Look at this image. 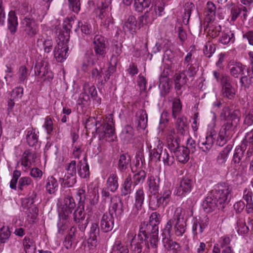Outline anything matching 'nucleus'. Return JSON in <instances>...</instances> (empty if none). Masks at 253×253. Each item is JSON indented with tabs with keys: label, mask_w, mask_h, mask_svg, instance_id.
<instances>
[{
	"label": "nucleus",
	"mask_w": 253,
	"mask_h": 253,
	"mask_svg": "<svg viewBox=\"0 0 253 253\" xmlns=\"http://www.w3.org/2000/svg\"><path fill=\"white\" fill-rule=\"evenodd\" d=\"M154 230V226L147 222H141L139 225V232L137 235H135L131 240L130 250L133 253H141L143 245L145 244L147 248L149 249L148 239V235L158 232Z\"/></svg>",
	"instance_id": "1"
},
{
	"label": "nucleus",
	"mask_w": 253,
	"mask_h": 253,
	"mask_svg": "<svg viewBox=\"0 0 253 253\" xmlns=\"http://www.w3.org/2000/svg\"><path fill=\"white\" fill-rule=\"evenodd\" d=\"M183 212V210L181 208H177L173 217L167 222L163 231L166 232V230L169 229V234L171 235L172 227L173 225V231L175 235L177 236H182L186 229V222L184 219Z\"/></svg>",
	"instance_id": "2"
},
{
	"label": "nucleus",
	"mask_w": 253,
	"mask_h": 253,
	"mask_svg": "<svg viewBox=\"0 0 253 253\" xmlns=\"http://www.w3.org/2000/svg\"><path fill=\"white\" fill-rule=\"evenodd\" d=\"M171 191L167 186L163 187L160 193L149 196V207L152 210H156L161 207L167 206L170 201Z\"/></svg>",
	"instance_id": "3"
},
{
	"label": "nucleus",
	"mask_w": 253,
	"mask_h": 253,
	"mask_svg": "<svg viewBox=\"0 0 253 253\" xmlns=\"http://www.w3.org/2000/svg\"><path fill=\"white\" fill-rule=\"evenodd\" d=\"M231 188L226 183H219L216 184L212 191L213 197L217 199L219 206L224 208L230 199V192Z\"/></svg>",
	"instance_id": "4"
},
{
	"label": "nucleus",
	"mask_w": 253,
	"mask_h": 253,
	"mask_svg": "<svg viewBox=\"0 0 253 253\" xmlns=\"http://www.w3.org/2000/svg\"><path fill=\"white\" fill-rule=\"evenodd\" d=\"M236 126L233 122H226L222 126L217 138L216 144L224 146L233 137L235 132Z\"/></svg>",
	"instance_id": "5"
},
{
	"label": "nucleus",
	"mask_w": 253,
	"mask_h": 253,
	"mask_svg": "<svg viewBox=\"0 0 253 253\" xmlns=\"http://www.w3.org/2000/svg\"><path fill=\"white\" fill-rule=\"evenodd\" d=\"M21 172L20 170H15L13 172L12 178L10 182V187L13 190L22 192L27 187L30 185L33 181L29 177L24 176L20 178Z\"/></svg>",
	"instance_id": "6"
},
{
	"label": "nucleus",
	"mask_w": 253,
	"mask_h": 253,
	"mask_svg": "<svg viewBox=\"0 0 253 253\" xmlns=\"http://www.w3.org/2000/svg\"><path fill=\"white\" fill-rule=\"evenodd\" d=\"M93 45L97 59L104 58L108 49V43L105 38L100 35H95L93 38Z\"/></svg>",
	"instance_id": "7"
},
{
	"label": "nucleus",
	"mask_w": 253,
	"mask_h": 253,
	"mask_svg": "<svg viewBox=\"0 0 253 253\" xmlns=\"http://www.w3.org/2000/svg\"><path fill=\"white\" fill-rule=\"evenodd\" d=\"M193 186V179L190 176H184L180 180L179 186L174 191L175 194L179 197H184L191 191Z\"/></svg>",
	"instance_id": "8"
},
{
	"label": "nucleus",
	"mask_w": 253,
	"mask_h": 253,
	"mask_svg": "<svg viewBox=\"0 0 253 253\" xmlns=\"http://www.w3.org/2000/svg\"><path fill=\"white\" fill-rule=\"evenodd\" d=\"M251 155V153L249 150L246 151L245 145L237 146L235 150L232 162L236 167L240 166L243 163L248 161Z\"/></svg>",
	"instance_id": "9"
},
{
	"label": "nucleus",
	"mask_w": 253,
	"mask_h": 253,
	"mask_svg": "<svg viewBox=\"0 0 253 253\" xmlns=\"http://www.w3.org/2000/svg\"><path fill=\"white\" fill-rule=\"evenodd\" d=\"M21 23L26 34L30 37H33L38 33L39 26L34 18L26 16Z\"/></svg>",
	"instance_id": "10"
},
{
	"label": "nucleus",
	"mask_w": 253,
	"mask_h": 253,
	"mask_svg": "<svg viewBox=\"0 0 253 253\" xmlns=\"http://www.w3.org/2000/svg\"><path fill=\"white\" fill-rule=\"evenodd\" d=\"M59 42L54 47L53 53L54 57L58 62H62L68 56V41L59 40Z\"/></svg>",
	"instance_id": "11"
},
{
	"label": "nucleus",
	"mask_w": 253,
	"mask_h": 253,
	"mask_svg": "<svg viewBox=\"0 0 253 253\" xmlns=\"http://www.w3.org/2000/svg\"><path fill=\"white\" fill-rule=\"evenodd\" d=\"M188 81L187 75L184 72L176 73L173 77L174 89L178 95H181L185 90L186 85Z\"/></svg>",
	"instance_id": "12"
},
{
	"label": "nucleus",
	"mask_w": 253,
	"mask_h": 253,
	"mask_svg": "<svg viewBox=\"0 0 253 253\" xmlns=\"http://www.w3.org/2000/svg\"><path fill=\"white\" fill-rule=\"evenodd\" d=\"M75 207L76 203L73 197L67 196L64 200V204L59 216L63 220H67L71 216L72 211Z\"/></svg>",
	"instance_id": "13"
},
{
	"label": "nucleus",
	"mask_w": 253,
	"mask_h": 253,
	"mask_svg": "<svg viewBox=\"0 0 253 253\" xmlns=\"http://www.w3.org/2000/svg\"><path fill=\"white\" fill-rule=\"evenodd\" d=\"M36 44L38 47L42 48L45 53L51 52L53 49V41L50 37L47 36L45 34L39 36Z\"/></svg>",
	"instance_id": "14"
},
{
	"label": "nucleus",
	"mask_w": 253,
	"mask_h": 253,
	"mask_svg": "<svg viewBox=\"0 0 253 253\" xmlns=\"http://www.w3.org/2000/svg\"><path fill=\"white\" fill-rule=\"evenodd\" d=\"M111 119V124L106 123L100 125L98 127L95 128V131L98 134L100 139H104L105 137H110L113 135L115 132V128L113 123V119Z\"/></svg>",
	"instance_id": "15"
},
{
	"label": "nucleus",
	"mask_w": 253,
	"mask_h": 253,
	"mask_svg": "<svg viewBox=\"0 0 253 253\" xmlns=\"http://www.w3.org/2000/svg\"><path fill=\"white\" fill-rule=\"evenodd\" d=\"M162 236L163 246L168 251H173V252H175L179 250V244L170 239L171 235L169 234V229L166 230V232L163 231Z\"/></svg>",
	"instance_id": "16"
},
{
	"label": "nucleus",
	"mask_w": 253,
	"mask_h": 253,
	"mask_svg": "<svg viewBox=\"0 0 253 253\" xmlns=\"http://www.w3.org/2000/svg\"><path fill=\"white\" fill-rule=\"evenodd\" d=\"M220 116L222 119L225 120L227 122H233L236 126L239 121L240 111L235 110L231 112L228 107L223 109Z\"/></svg>",
	"instance_id": "17"
},
{
	"label": "nucleus",
	"mask_w": 253,
	"mask_h": 253,
	"mask_svg": "<svg viewBox=\"0 0 253 253\" xmlns=\"http://www.w3.org/2000/svg\"><path fill=\"white\" fill-rule=\"evenodd\" d=\"M145 198V193L143 188L138 189L135 194V203L134 206L136 210H133V211L129 215L131 218H134L138 213V211L141 210L142 205L144 203Z\"/></svg>",
	"instance_id": "18"
},
{
	"label": "nucleus",
	"mask_w": 253,
	"mask_h": 253,
	"mask_svg": "<svg viewBox=\"0 0 253 253\" xmlns=\"http://www.w3.org/2000/svg\"><path fill=\"white\" fill-rule=\"evenodd\" d=\"M214 143L213 135L210 134L205 138H201L199 140L198 147L199 149L206 154L208 153L212 148Z\"/></svg>",
	"instance_id": "19"
},
{
	"label": "nucleus",
	"mask_w": 253,
	"mask_h": 253,
	"mask_svg": "<svg viewBox=\"0 0 253 253\" xmlns=\"http://www.w3.org/2000/svg\"><path fill=\"white\" fill-rule=\"evenodd\" d=\"M114 225V219L113 216L108 213H105L101 219L100 228L105 233L109 232L113 229Z\"/></svg>",
	"instance_id": "20"
},
{
	"label": "nucleus",
	"mask_w": 253,
	"mask_h": 253,
	"mask_svg": "<svg viewBox=\"0 0 253 253\" xmlns=\"http://www.w3.org/2000/svg\"><path fill=\"white\" fill-rule=\"evenodd\" d=\"M75 24H76V22L73 19L68 20L64 22L62 29L58 35L59 40L69 41L70 32Z\"/></svg>",
	"instance_id": "21"
},
{
	"label": "nucleus",
	"mask_w": 253,
	"mask_h": 253,
	"mask_svg": "<svg viewBox=\"0 0 253 253\" xmlns=\"http://www.w3.org/2000/svg\"><path fill=\"white\" fill-rule=\"evenodd\" d=\"M118 169L120 172H124L129 167L131 168V171L134 172L135 170L131 167V158L127 153L120 154L118 162Z\"/></svg>",
	"instance_id": "22"
},
{
	"label": "nucleus",
	"mask_w": 253,
	"mask_h": 253,
	"mask_svg": "<svg viewBox=\"0 0 253 253\" xmlns=\"http://www.w3.org/2000/svg\"><path fill=\"white\" fill-rule=\"evenodd\" d=\"M124 206L121 200L112 202L109 209V214H114L117 219H120L124 214Z\"/></svg>",
	"instance_id": "23"
},
{
	"label": "nucleus",
	"mask_w": 253,
	"mask_h": 253,
	"mask_svg": "<svg viewBox=\"0 0 253 253\" xmlns=\"http://www.w3.org/2000/svg\"><path fill=\"white\" fill-rule=\"evenodd\" d=\"M202 206L205 211L207 212H211L214 211L216 208L218 209H222L219 206L217 199L213 197L212 194V195H209L206 198L203 202Z\"/></svg>",
	"instance_id": "24"
},
{
	"label": "nucleus",
	"mask_w": 253,
	"mask_h": 253,
	"mask_svg": "<svg viewBox=\"0 0 253 253\" xmlns=\"http://www.w3.org/2000/svg\"><path fill=\"white\" fill-rule=\"evenodd\" d=\"M230 239L229 237H223L220 243L221 251L218 244H215L212 250V253H233L231 248L228 245L230 243Z\"/></svg>",
	"instance_id": "25"
},
{
	"label": "nucleus",
	"mask_w": 253,
	"mask_h": 253,
	"mask_svg": "<svg viewBox=\"0 0 253 253\" xmlns=\"http://www.w3.org/2000/svg\"><path fill=\"white\" fill-rule=\"evenodd\" d=\"M91 78L95 81H97L99 84L104 85L108 81L109 75H105L103 69L93 68L91 71Z\"/></svg>",
	"instance_id": "26"
},
{
	"label": "nucleus",
	"mask_w": 253,
	"mask_h": 253,
	"mask_svg": "<svg viewBox=\"0 0 253 253\" xmlns=\"http://www.w3.org/2000/svg\"><path fill=\"white\" fill-rule=\"evenodd\" d=\"M232 148V144H228L223 150L219 152L216 157V163L218 165L222 167L226 166V163Z\"/></svg>",
	"instance_id": "27"
},
{
	"label": "nucleus",
	"mask_w": 253,
	"mask_h": 253,
	"mask_svg": "<svg viewBox=\"0 0 253 253\" xmlns=\"http://www.w3.org/2000/svg\"><path fill=\"white\" fill-rule=\"evenodd\" d=\"M99 233L100 229L98 224L96 223H92L90 229L89 237L87 240L88 244L91 246H96Z\"/></svg>",
	"instance_id": "28"
},
{
	"label": "nucleus",
	"mask_w": 253,
	"mask_h": 253,
	"mask_svg": "<svg viewBox=\"0 0 253 253\" xmlns=\"http://www.w3.org/2000/svg\"><path fill=\"white\" fill-rule=\"evenodd\" d=\"M135 122L138 129H144L147 125V114L143 109L138 110L135 114Z\"/></svg>",
	"instance_id": "29"
},
{
	"label": "nucleus",
	"mask_w": 253,
	"mask_h": 253,
	"mask_svg": "<svg viewBox=\"0 0 253 253\" xmlns=\"http://www.w3.org/2000/svg\"><path fill=\"white\" fill-rule=\"evenodd\" d=\"M175 122V128L177 133L184 135L188 129L187 118L184 116H178Z\"/></svg>",
	"instance_id": "30"
},
{
	"label": "nucleus",
	"mask_w": 253,
	"mask_h": 253,
	"mask_svg": "<svg viewBox=\"0 0 253 253\" xmlns=\"http://www.w3.org/2000/svg\"><path fill=\"white\" fill-rule=\"evenodd\" d=\"M147 182L149 191L153 195L158 193L160 188V177L151 175L148 176Z\"/></svg>",
	"instance_id": "31"
},
{
	"label": "nucleus",
	"mask_w": 253,
	"mask_h": 253,
	"mask_svg": "<svg viewBox=\"0 0 253 253\" xmlns=\"http://www.w3.org/2000/svg\"><path fill=\"white\" fill-rule=\"evenodd\" d=\"M106 187L111 192H116L119 188L118 177L116 172L111 173L106 181Z\"/></svg>",
	"instance_id": "32"
},
{
	"label": "nucleus",
	"mask_w": 253,
	"mask_h": 253,
	"mask_svg": "<svg viewBox=\"0 0 253 253\" xmlns=\"http://www.w3.org/2000/svg\"><path fill=\"white\" fill-rule=\"evenodd\" d=\"M18 22L15 12L10 10L8 14L7 27L11 33L14 34L17 31Z\"/></svg>",
	"instance_id": "33"
},
{
	"label": "nucleus",
	"mask_w": 253,
	"mask_h": 253,
	"mask_svg": "<svg viewBox=\"0 0 253 253\" xmlns=\"http://www.w3.org/2000/svg\"><path fill=\"white\" fill-rule=\"evenodd\" d=\"M230 74L234 78H238L240 75L244 74L245 66L240 62H235L229 66Z\"/></svg>",
	"instance_id": "34"
},
{
	"label": "nucleus",
	"mask_w": 253,
	"mask_h": 253,
	"mask_svg": "<svg viewBox=\"0 0 253 253\" xmlns=\"http://www.w3.org/2000/svg\"><path fill=\"white\" fill-rule=\"evenodd\" d=\"M190 150L184 146L181 147L174 153L177 160L180 163L185 164L189 159Z\"/></svg>",
	"instance_id": "35"
},
{
	"label": "nucleus",
	"mask_w": 253,
	"mask_h": 253,
	"mask_svg": "<svg viewBox=\"0 0 253 253\" xmlns=\"http://www.w3.org/2000/svg\"><path fill=\"white\" fill-rule=\"evenodd\" d=\"M248 75L242 76L240 79V83L242 88L245 90L248 89L253 83V71L247 69Z\"/></svg>",
	"instance_id": "36"
},
{
	"label": "nucleus",
	"mask_w": 253,
	"mask_h": 253,
	"mask_svg": "<svg viewBox=\"0 0 253 253\" xmlns=\"http://www.w3.org/2000/svg\"><path fill=\"white\" fill-rule=\"evenodd\" d=\"M133 184V183L132 182L131 175L129 174L125 178L124 182L122 184L121 194L122 196H126L131 193L132 191V186Z\"/></svg>",
	"instance_id": "37"
},
{
	"label": "nucleus",
	"mask_w": 253,
	"mask_h": 253,
	"mask_svg": "<svg viewBox=\"0 0 253 253\" xmlns=\"http://www.w3.org/2000/svg\"><path fill=\"white\" fill-rule=\"evenodd\" d=\"M36 158L35 152L30 150H26L23 153L21 158V165L25 167H30L31 164V161Z\"/></svg>",
	"instance_id": "38"
},
{
	"label": "nucleus",
	"mask_w": 253,
	"mask_h": 253,
	"mask_svg": "<svg viewBox=\"0 0 253 253\" xmlns=\"http://www.w3.org/2000/svg\"><path fill=\"white\" fill-rule=\"evenodd\" d=\"M167 145L169 150L174 153L181 147L179 145V138H175L171 135H169L167 138Z\"/></svg>",
	"instance_id": "39"
},
{
	"label": "nucleus",
	"mask_w": 253,
	"mask_h": 253,
	"mask_svg": "<svg viewBox=\"0 0 253 253\" xmlns=\"http://www.w3.org/2000/svg\"><path fill=\"white\" fill-rule=\"evenodd\" d=\"M23 246L26 253H34L36 250L35 242L27 236L25 237L23 240Z\"/></svg>",
	"instance_id": "40"
},
{
	"label": "nucleus",
	"mask_w": 253,
	"mask_h": 253,
	"mask_svg": "<svg viewBox=\"0 0 253 253\" xmlns=\"http://www.w3.org/2000/svg\"><path fill=\"white\" fill-rule=\"evenodd\" d=\"M159 87L161 93L166 95L169 91L170 86L169 84V78L166 76H161L159 80Z\"/></svg>",
	"instance_id": "41"
},
{
	"label": "nucleus",
	"mask_w": 253,
	"mask_h": 253,
	"mask_svg": "<svg viewBox=\"0 0 253 253\" xmlns=\"http://www.w3.org/2000/svg\"><path fill=\"white\" fill-rule=\"evenodd\" d=\"M85 218L84 205H78L73 213V219L76 222H81Z\"/></svg>",
	"instance_id": "42"
},
{
	"label": "nucleus",
	"mask_w": 253,
	"mask_h": 253,
	"mask_svg": "<svg viewBox=\"0 0 253 253\" xmlns=\"http://www.w3.org/2000/svg\"><path fill=\"white\" fill-rule=\"evenodd\" d=\"M134 7L136 11L142 12L145 8L148 7L151 0H134Z\"/></svg>",
	"instance_id": "43"
},
{
	"label": "nucleus",
	"mask_w": 253,
	"mask_h": 253,
	"mask_svg": "<svg viewBox=\"0 0 253 253\" xmlns=\"http://www.w3.org/2000/svg\"><path fill=\"white\" fill-rule=\"evenodd\" d=\"M58 183L53 176L48 178L46 184V190L49 194H53L57 189Z\"/></svg>",
	"instance_id": "44"
},
{
	"label": "nucleus",
	"mask_w": 253,
	"mask_h": 253,
	"mask_svg": "<svg viewBox=\"0 0 253 253\" xmlns=\"http://www.w3.org/2000/svg\"><path fill=\"white\" fill-rule=\"evenodd\" d=\"M136 26V20L134 16L130 15L125 22L123 29L125 31H134Z\"/></svg>",
	"instance_id": "45"
},
{
	"label": "nucleus",
	"mask_w": 253,
	"mask_h": 253,
	"mask_svg": "<svg viewBox=\"0 0 253 253\" xmlns=\"http://www.w3.org/2000/svg\"><path fill=\"white\" fill-rule=\"evenodd\" d=\"M39 136L33 130H28L26 135L28 144L30 147L35 146L38 142Z\"/></svg>",
	"instance_id": "46"
},
{
	"label": "nucleus",
	"mask_w": 253,
	"mask_h": 253,
	"mask_svg": "<svg viewBox=\"0 0 253 253\" xmlns=\"http://www.w3.org/2000/svg\"><path fill=\"white\" fill-rule=\"evenodd\" d=\"M194 4L192 2H186L184 6V12L183 15V22L188 24L192 11L194 8Z\"/></svg>",
	"instance_id": "47"
},
{
	"label": "nucleus",
	"mask_w": 253,
	"mask_h": 253,
	"mask_svg": "<svg viewBox=\"0 0 253 253\" xmlns=\"http://www.w3.org/2000/svg\"><path fill=\"white\" fill-rule=\"evenodd\" d=\"M236 229L239 235L246 234L249 230V227L246 224L245 221L241 218L237 219Z\"/></svg>",
	"instance_id": "48"
},
{
	"label": "nucleus",
	"mask_w": 253,
	"mask_h": 253,
	"mask_svg": "<svg viewBox=\"0 0 253 253\" xmlns=\"http://www.w3.org/2000/svg\"><path fill=\"white\" fill-rule=\"evenodd\" d=\"M80 27H81L82 32L85 35H90L92 33L91 26L87 22L83 23L82 22L79 21L75 28V31L77 32Z\"/></svg>",
	"instance_id": "49"
},
{
	"label": "nucleus",
	"mask_w": 253,
	"mask_h": 253,
	"mask_svg": "<svg viewBox=\"0 0 253 253\" xmlns=\"http://www.w3.org/2000/svg\"><path fill=\"white\" fill-rule=\"evenodd\" d=\"M76 228L71 227L70 232L66 236L64 241V245L67 249L71 248L72 246L73 242L75 240V232Z\"/></svg>",
	"instance_id": "50"
},
{
	"label": "nucleus",
	"mask_w": 253,
	"mask_h": 253,
	"mask_svg": "<svg viewBox=\"0 0 253 253\" xmlns=\"http://www.w3.org/2000/svg\"><path fill=\"white\" fill-rule=\"evenodd\" d=\"M161 160L163 161L164 165L167 166H171L174 161L172 155H169L166 149L161 150Z\"/></svg>",
	"instance_id": "51"
},
{
	"label": "nucleus",
	"mask_w": 253,
	"mask_h": 253,
	"mask_svg": "<svg viewBox=\"0 0 253 253\" xmlns=\"http://www.w3.org/2000/svg\"><path fill=\"white\" fill-rule=\"evenodd\" d=\"M182 109V105L179 98H176L174 99L172 107V115L173 118L180 116L179 114Z\"/></svg>",
	"instance_id": "52"
},
{
	"label": "nucleus",
	"mask_w": 253,
	"mask_h": 253,
	"mask_svg": "<svg viewBox=\"0 0 253 253\" xmlns=\"http://www.w3.org/2000/svg\"><path fill=\"white\" fill-rule=\"evenodd\" d=\"M133 135V128L129 125H126L124 127L121 134V138L126 141H128L131 140Z\"/></svg>",
	"instance_id": "53"
},
{
	"label": "nucleus",
	"mask_w": 253,
	"mask_h": 253,
	"mask_svg": "<svg viewBox=\"0 0 253 253\" xmlns=\"http://www.w3.org/2000/svg\"><path fill=\"white\" fill-rule=\"evenodd\" d=\"M78 173L80 177L86 178L89 174V166L87 164L83 165L80 161L77 165Z\"/></svg>",
	"instance_id": "54"
},
{
	"label": "nucleus",
	"mask_w": 253,
	"mask_h": 253,
	"mask_svg": "<svg viewBox=\"0 0 253 253\" xmlns=\"http://www.w3.org/2000/svg\"><path fill=\"white\" fill-rule=\"evenodd\" d=\"M149 10L156 19L158 16H161L164 13V4L162 2L157 3Z\"/></svg>",
	"instance_id": "55"
},
{
	"label": "nucleus",
	"mask_w": 253,
	"mask_h": 253,
	"mask_svg": "<svg viewBox=\"0 0 253 253\" xmlns=\"http://www.w3.org/2000/svg\"><path fill=\"white\" fill-rule=\"evenodd\" d=\"M111 253H128V249L122 245L120 241H116L112 249Z\"/></svg>",
	"instance_id": "56"
},
{
	"label": "nucleus",
	"mask_w": 253,
	"mask_h": 253,
	"mask_svg": "<svg viewBox=\"0 0 253 253\" xmlns=\"http://www.w3.org/2000/svg\"><path fill=\"white\" fill-rule=\"evenodd\" d=\"M11 232L8 226H3L0 228V243H5L7 242Z\"/></svg>",
	"instance_id": "57"
},
{
	"label": "nucleus",
	"mask_w": 253,
	"mask_h": 253,
	"mask_svg": "<svg viewBox=\"0 0 253 253\" xmlns=\"http://www.w3.org/2000/svg\"><path fill=\"white\" fill-rule=\"evenodd\" d=\"M62 180V184L68 187L73 186L76 182V176L74 175H69L66 173L64 177L60 178V181Z\"/></svg>",
	"instance_id": "58"
},
{
	"label": "nucleus",
	"mask_w": 253,
	"mask_h": 253,
	"mask_svg": "<svg viewBox=\"0 0 253 253\" xmlns=\"http://www.w3.org/2000/svg\"><path fill=\"white\" fill-rule=\"evenodd\" d=\"M37 194L33 191L31 193L28 195V197L24 199L22 201V206L23 208H26L29 206L34 205L35 200L37 198Z\"/></svg>",
	"instance_id": "59"
},
{
	"label": "nucleus",
	"mask_w": 253,
	"mask_h": 253,
	"mask_svg": "<svg viewBox=\"0 0 253 253\" xmlns=\"http://www.w3.org/2000/svg\"><path fill=\"white\" fill-rule=\"evenodd\" d=\"M161 215L157 212H153L149 217V222L153 226H154V230H159L158 225L160 223Z\"/></svg>",
	"instance_id": "60"
},
{
	"label": "nucleus",
	"mask_w": 253,
	"mask_h": 253,
	"mask_svg": "<svg viewBox=\"0 0 253 253\" xmlns=\"http://www.w3.org/2000/svg\"><path fill=\"white\" fill-rule=\"evenodd\" d=\"M206 9V15L207 16V18L210 21H211L214 19L215 15L216 7L212 2L208 1L207 4Z\"/></svg>",
	"instance_id": "61"
},
{
	"label": "nucleus",
	"mask_w": 253,
	"mask_h": 253,
	"mask_svg": "<svg viewBox=\"0 0 253 253\" xmlns=\"http://www.w3.org/2000/svg\"><path fill=\"white\" fill-rule=\"evenodd\" d=\"M163 150L162 147L159 148L158 146L157 149L154 148L150 151L149 156L150 159L154 162L161 161V150Z\"/></svg>",
	"instance_id": "62"
},
{
	"label": "nucleus",
	"mask_w": 253,
	"mask_h": 253,
	"mask_svg": "<svg viewBox=\"0 0 253 253\" xmlns=\"http://www.w3.org/2000/svg\"><path fill=\"white\" fill-rule=\"evenodd\" d=\"M28 75V69L25 66H21L18 72V83L23 84L27 80Z\"/></svg>",
	"instance_id": "63"
},
{
	"label": "nucleus",
	"mask_w": 253,
	"mask_h": 253,
	"mask_svg": "<svg viewBox=\"0 0 253 253\" xmlns=\"http://www.w3.org/2000/svg\"><path fill=\"white\" fill-rule=\"evenodd\" d=\"M146 176V173L143 170H141L134 174L133 176V184L137 185L139 183H143Z\"/></svg>",
	"instance_id": "64"
}]
</instances>
